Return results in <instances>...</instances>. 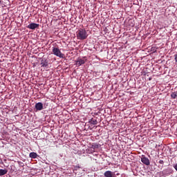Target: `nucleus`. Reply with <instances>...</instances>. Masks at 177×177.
Listing matches in <instances>:
<instances>
[{
  "mask_svg": "<svg viewBox=\"0 0 177 177\" xmlns=\"http://www.w3.org/2000/svg\"><path fill=\"white\" fill-rule=\"evenodd\" d=\"M53 54L55 55V56L64 59V54H62V51L59 50L58 47H53Z\"/></svg>",
  "mask_w": 177,
  "mask_h": 177,
  "instance_id": "nucleus-2",
  "label": "nucleus"
},
{
  "mask_svg": "<svg viewBox=\"0 0 177 177\" xmlns=\"http://www.w3.org/2000/svg\"><path fill=\"white\" fill-rule=\"evenodd\" d=\"M8 170L7 169H0V176H3L7 174Z\"/></svg>",
  "mask_w": 177,
  "mask_h": 177,
  "instance_id": "nucleus-10",
  "label": "nucleus"
},
{
  "mask_svg": "<svg viewBox=\"0 0 177 177\" xmlns=\"http://www.w3.org/2000/svg\"><path fill=\"white\" fill-rule=\"evenodd\" d=\"M37 153H35V152H32L30 153V158H37Z\"/></svg>",
  "mask_w": 177,
  "mask_h": 177,
  "instance_id": "nucleus-11",
  "label": "nucleus"
},
{
  "mask_svg": "<svg viewBox=\"0 0 177 177\" xmlns=\"http://www.w3.org/2000/svg\"><path fill=\"white\" fill-rule=\"evenodd\" d=\"M141 162H143V164L145 165H150V160H149V158L145 156H142L141 158Z\"/></svg>",
  "mask_w": 177,
  "mask_h": 177,
  "instance_id": "nucleus-4",
  "label": "nucleus"
},
{
  "mask_svg": "<svg viewBox=\"0 0 177 177\" xmlns=\"http://www.w3.org/2000/svg\"><path fill=\"white\" fill-rule=\"evenodd\" d=\"M104 176H105V177H115V173L110 171V170H108V171H106L105 173H104Z\"/></svg>",
  "mask_w": 177,
  "mask_h": 177,
  "instance_id": "nucleus-6",
  "label": "nucleus"
},
{
  "mask_svg": "<svg viewBox=\"0 0 177 177\" xmlns=\"http://www.w3.org/2000/svg\"><path fill=\"white\" fill-rule=\"evenodd\" d=\"M76 35L78 40H84L88 37V34L85 29H79L76 32Z\"/></svg>",
  "mask_w": 177,
  "mask_h": 177,
  "instance_id": "nucleus-1",
  "label": "nucleus"
},
{
  "mask_svg": "<svg viewBox=\"0 0 177 177\" xmlns=\"http://www.w3.org/2000/svg\"><path fill=\"white\" fill-rule=\"evenodd\" d=\"M171 97L173 99H176L177 97V93L174 92L171 93Z\"/></svg>",
  "mask_w": 177,
  "mask_h": 177,
  "instance_id": "nucleus-13",
  "label": "nucleus"
},
{
  "mask_svg": "<svg viewBox=\"0 0 177 177\" xmlns=\"http://www.w3.org/2000/svg\"><path fill=\"white\" fill-rule=\"evenodd\" d=\"M91 124L93 125H97V121L95 119H91Z\"/></svg>",
  "mask_w": 177,
  "mask_h": 177,
  "instance_id": "nucleus-12",
  "label": "nucleus"
},
{
  "mask_svg": "<svg viewBox=\"0 0 177 177\" xmlns=\"http://www.w3.org/2000/svg\"><path fill=\"white\" fill-rule=\"evenodd\" d=\"M39 25L36 23H30L29 26H27V28H30L31 30H35V28H38Z\"/></svg>",
  "mask_w": 177,
  "mask_h": 177,
  "instance_id": "nucleus-7",
  "label": "nucleus"
},
{
  "mask_svg": "<svg viewBox=\"0 0 177 177\" xmlns=\"http://www.w3.org/2000/svg\"><path fill=\"white\" fill-rule=\"evenodd\" d=\"M89 146H90L91 149H99V148L101 147V145L100 144L95 143V142L90 144Z\"/></svg>",
  "mask_w": 177,
  "mask_h": 177,
  "instance_id": "nucleus-8",
  "label": "nucleus"
},
{
  "mask_svg": "<svg viewBox=\"0 0 177 177\" xmlns=\"http://www.w3.org/2000/svg\"><path fill=\"white\" fill-rule=\"evenodd\" d=\"M174 168L177 171V163L174 165Z\"/></svg>",
  "mask_w": 177,
  "mask_h": 177,
  "instance_id": "nucleus-16",
  "label": "nucleus"
},
{
  "mask_svg": "<svg viewBox=\"0 0 177 177\" xmlns=\"http://www.w3.org/2000/svg\"><path fill=\"white\" fill-rule=\"evenodd\" d=\"M162 173H165V170H163V171H162Z\"/></svg>",
  "mask_w": 177,
  "mask_h": 177,
  "instance_id": "nucleus-17",
  "label": "nucleus"
},
{
  "mask_svg": "<svg viewBox=\"0 0 177 177\" xmlns=\"http://www.w3.org/2000/svg\"><path fill=\"white\" fill-rule=\"evenodd\" d=\"M84 64H85V61L84 59H78V60L76 61V65H77L78 67H80V66H82Z\"/></svg>",
  "mask_w": 177,
  "mask_h": 177,
  "instance_id": "nucleus-9",
  "label": "nucleus"
},
{
  "mask_svg": "<svg viewBox=\"0 0 177 177\" xmlns=\"http://www.w3.org/2000/svg\"><path fill=\"white\" fill-rule=\"evenodd\" d=\"M41 67H48L49 66V61L45 59H42L40 63Z\"/></svg>",
  "mask_w": 177,
  "mask_h": 177,
  "instance_id": "nucleus-5",
  "label": "nucleus"
},
{
  "mask_svg": "<svg viewBox=\"0 0 177 177\" xmlns=\"http://www.w3.org/2000/svg\"><path fill=\"white\" fill-rule=\"evenodd\" d=\"M174 60H175L176 63H177V54H175V55H174Z\"/></svg>",
  "mask_w": 177,
  "mask_h": 177,
  "instance_id": "nucleus-15",
  "label": "nucleus"
},
{
  "mask_svg": "<svg viewBox=\"0 0 177 177\" xmlns=\"http://www.w3.org/2000/svg\"><path fill=\"white\" fill-rule=\"evenodd\" d=\"M159 164H160V165H164V160H159Z\"/></svg>",
  "mask_w": 177,
  "mask_h": 177,
  "instance_id": "nucleus-14",
  "label": "nucleus"
},
{
  "mask_svg": "<svg viewBox=\"0 0 177 177\" xmlns=\"http://www.w3.org/2000/svg\"><path fill=\"white\" fill-rule=\"evenodd\" d=\"M35 109L38 111H41V110L44 109L43 104L41 102H38L35 104Z\"/></svg>",
  "mask_w": 177,
  "mask_h": 177,
  "instance_id": "nucleus-3",
  "label": "nucleus"
}]
</instances>
